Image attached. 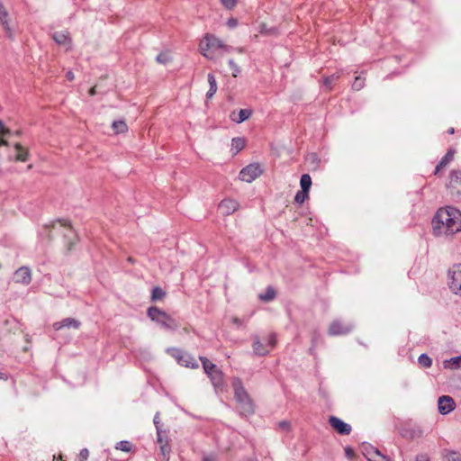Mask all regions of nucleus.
Wrapping results in <instances>:
<instances>
[{"label":"nucleus","mask_w":461,"mask_h":461,"mask_svg":"<svg viewBox=\"0 0 461 461\" xmlns=\"http://www.w3.org/2000/svg\"><path fill=\"white\" fill-rule=\"evenodd\" d=\"M251 114H252L251 110L240 109L237 115H236L235 112H232L230 115V118L231 119V121H233L237 123H241L244 121L248 120L251 116Z\"/></svg>","instance_id":"nucleus-18"},{"label":"nucleus","mask_w":461,"mask_h":461,"mask_svg":"<svg viewBox=\"0 0 461 461\" xmlns=\"http://www.w3.org/2000/svg\"><path fill=\"white\" fill-rule=\"evenodd\" d=\"M133 445L128 440H122L118 442L115 446L117 450H121L123 452H131L132 450Z\"/></svg>","instance_id":"nucleus-33"},{"label":"nucleus","mask_w":461,"mask_h":461,"mask_svg":"<svg viewBox=\"0 0 461 461\" xmlns=\"http://www.w3.org/2000/svg\"><path fill=\"white\" fill-rule=\"evenodd\" d=\"M66 78L68 80V81H73L74 78H75V76H74V73L72 71H68L66 73Z\"/></svg>","instance_id":"nucleus-52"},{"label":"nucleus","mask_w":461,"mask_h":461,"mask_svg":"<svg viewBox=\"0 0 461 461\" xmlns=\"http://www.w3.org/2000/svg\"><path fill=\"white\" fill-rule=\"evenodd\" d=\"M456 150L454 149H449L446 155L441 158L438 164L436 167L434 174L437 175L442 168H444L450 161L453 160Z\"/></svg>","instance_id":"nucleus-19"},{"label":"nucleus","mask_w":461,"mask_h":461,"mask_svg":"<svg viewBox=\"0 0 461 461\" xmlns=\"http://www.w3.org/2000/svg\"><path fill=\"white\" fill-rule=\"evenodd\" d=\"M15 149L17 150V154L15 156L16 161L24 162L28 159L29 152L25 149L20 143H16L14 145Z\"/></svg>","instance_id":"nucleus-24"},{"label":"nucleus","mask_w":461,"mask_h":461,"mask_svg":"<svg viewBox=\"0 0 461 461\" xmlns=\"http://www.w3.org/2000/svg\"><path fill=\"white\" fill-rule=\"evenodd\" d=\"M32 167V165L28 166V169H31Z\"/></svg>","instance_id":"nucleus-60"},{"label":"nucleus","mask_w":461,"mask_h":461,"mask_svg":"<svg viewBox=\"0 0 461 461\" xmlns=\"http://www.w3.org/2000/svg\"><path fill=\"white\" fill-rule=\"evenodd\" d=\"M112 127L115 133H123L127 131L128 126L124 121H114Z\"/></svg>","instance_id":"nucleus-30"},{"label":"nucleus","mask_w":461,"mask_h":461,"mask_svg":"<svg viewBox=\"0 0 461 461\" xmlns=\"http://www.w3.org/2000/svg\"><path fill=\"white\" fill-rule=\"evenodd\" d=\"M227 25L230 27V28H235L237 25H238V20L235 19V18H230L228 21H227Z\"/></svg>","instance_id":"nucleus-48"},{"label":"nucleus","mask_w":461,"mask_h":461,"mask_svg":"<svg viewBox=\"0 0 461 461\" xmlns=\"http://www.w3.org/2000/svg\"><path fill=\"white\" fill-rule=\"evenodd\" d=\"M237 50L240 53H243L244 52V49L243 48H238Z\"/></svg>","instance_id":"nucleus-58"},{"label":"nucleus","mask_w":461,"mask_h":461,"mask_svg":"<svg viewBox=\"0 0 461 461\" xmlns=\"http://www.w3.org/2000/svg\"><path fill=\"white\" fill-rule=\"evenodd\" d=\"M319 338V334L317 332H314L312 334V346L311 348V350L313 349V348L315 347L316 343H317V339Z\"/></svg>","instance_id":"nucleus-51"},{"label":"nucleus","mask_w":461,"mask_h":461,"mask_svg":"<svg viewBox=\"0 0 461 461\" xmlns=\"http://www.w3.org/2000/svg\"><path fill=\"white\" fill-rule=\"evenodd\" d=\"M239 207L237 201L232 199H224L219 204V209L223 214L230 215L233 213Z\"/></svg>","instance_id":"nucleus-14"},{"label":"nucleus","mask_w":461,"mask_h":461,"mask_svg":"<svg viewBox=\"0 0 461 461\" xmlns=\"http://www.w3.org/2000/svg\"><path fill=\"white\" fill-rule=\"evenodd\" d=\"M234 322H235V323H240V320H239L238 318H235V319H234Z\"/></svg>","instance_id":"nucleus-59"},{"label":"nucleus","mask_w":461,"mask_h":461,"mask_svg":"<svg viewBox=\"0 0 461 461\" xmlns=\"http://www.w3.org/2000/svg\"><path fill=\"white\" fill-rule=\"evenodd\" d=\"M444 367L449 369H456L461 367V356L451 357L444 361Z\"/></svg>","instance_id":"nucleus-26"},{"label":"nucleus","mask_w":461,"mask_h":461,"mask_svg":"<svg viewBox=\"0 0 461 461\" xmlns=\"http://www.w3.org/2000/svg\"><path fill=\"white\" fill-rule=\"evenodd\" d=\"M74 328L77 330L80 327V321L73 318H65L60 321H57L53 324V328L56 330L63 328Z\"/></svg>","instance_id":"nucleus-15"},{"label":"nucleus","mask_w":461,"mask_h":461,"mask_svg":"<svg viewBox=\"0 0 461 461\" xmlns=\"http://www.w3.org/2000/svg\"><path fill=\"white\" fill-rule=\"evenodd\" d=\"M147 315L165 330H176L179 327V323L174 318L157 307H149Z\"/></svg>","instance_id":"nucleus-3"},{"label":"nucleus","mask_w":461,"mask_h":461,"mask_svg":"<svg viewBox=\"0 0 461 461\" xmlns=\"http://www.w3.org/2000/svg\"><path fill=\"white\" fill-rule=\"evenodd\" d=\"M207 80H208L210 88L206 94V97H207V99H211L217 91V88H218L217 82H216L215 77L211 73L208 74Z\"/></svg>","instance_id":"nucleus-22"},{"label":"nucleus","mask_w":461,"mask_h":461,"mask_svg":"<svg viewBox=\"0 0 461 461\" xmlns=\"http://www.w3.org/2000/svg\"><path fill=\"white\" fill-rule=\"evenodd\" d=\"M96 94V86H93L92 88H90L89 90V95H95Z\"/></svg>","instance_id":"nucleus-56"},{"label":"nucleus","mask_w":461,"mask_h":461,"mask_svg":"<svg viewBox=\"0 0 461 461\" xmlns=\"http://www.w3.org/2000/svg\"><path fill=\"white\" fill-rule=\"evenodd\" d=\"M0 24L2 25L3 30L5 31L7 38L13 41L14 38V30L11 27L10 14L1 0H0Z\"/></svg>","instance_id":"nucleus-9"},{"label":"nucleus","mask_w":461,"mask_h":461,"mask_svg":"<svg viewBox=\"0 0 461 461\" xmlns=\"http://www.w3.org/2000/svg\"><path fill=\"white\" fill-rule=\"evenodd\" d=\"M14 281L17 284L28 285L32 281V272L27 267H21L14 273Z\"/></svg>","instance_id":"nucleus-12"},{"label":"nucleus","mask_w":461,"mask_h":461,"mask_svg":"<svg viewBox=\"0 0 461 461\" xmlns=\"http://www.w3.org/2000/svg\"><path fill=\"white\" fill-rule=\"evenodd\" d=\"M232 387L234 391L235 399H247L248 393L243 387L242 382L240 378H234L232 380Z\"/></svg>","instance_id":"nucleus-17"},{"label":"nucleus","mask_w":461,"mask_h":461,"mask_svg":"<svg viewBox=\"0 0 461 461\" xmlns=\"http://www.w3.org/2000/svg\"><path fill=\"white\" fill-rule=\"evenodd\" d=\"M418 363L422 367L429 368L432 366V359L427 354H421L418 357Z\"/></svg>","instance_id":"nucleus-32"},{"label":"nucleus","mask_w":461,"mask_h":461,"mask_svg":"<svg viewBox=\"0 0 461 461\" xmlns=\"http://www.w3.org/2000/svg\"><path fill=\"white\" fill-rule=\"evenodd\" d=\"M153 422H154V425L156 427V430L157 432L158 431V429H161V426H160V418H159V412H157L154 416V419H153Z\"/></svg>","instance_id":"nucleus-45"},{"label":"nucleus","mask_w":461,"mask_h":461,"mask_svg":"<svg viewBox=\"0 0 461 461\" xmlns=\"http://www.w3.org/2000/svg\"><path fill=\"white\" fill-rule=\"evenodd\" d=\"M207 375L210 377L214 387L219 388L223 385V374L220 369L217 368Z\"/></svg>","instance_id":"nucleus-21"},{"label":"nucleus","mask_w":461,"mask_h":461,"mask_svg":"<svg viewBox=\"0 0 461 461\" xmlns=\"http://www.w3.org/2000/svg\"><path fill=\"white\" fill-rule=\"evenodd\" d=\"M199 48L202 55L209 59H215L218 54L233 50L231 46L224 44L219 38L209 33L201 40Z\"/></svg>","instance_id":"nucleus-2"},{"label":"nucleus","mask_w":461,"mask_h":461,"mask_svg":"<svg viewBox=\"0 0 461 461\" xmlns=\"http://www.w3.org/2000/svg\"><path fill=\"white\" fill-rule=\"evenodd\" d=\"M455 401L448 395L440 396L438 400V408L440 414H448L455 409Z\"/></svg>","instance_id":"nucleus-13"},{"label":"nucleus","mask_w":461,"mask_h":461,"mask_svg":"<svg viewBox=\"0 0 461 461\" xmlns=\"http://www.w3.org/2000/svg\"><path fill=\"white\" fill-rule=\"evenodd\" d=\"M447 187L452 194H461V170H453L450 172Z\"/></svg>","instance_id":"nucleus-10"},{"label":"nucleus","mask_w":461,"mask_h":461,"mask_svg":"<svg viewBox=\"0 0 461 461\" xmlns=\"http://www.w3.org/2000/svg\"><path fill=\"white\" fill-rule=\"evenodd\" d=\"M236 401L239 403L241 414L249 415L254 412V404L249 395H247V399H238Z\"/></svg>","instance_id":"nucleus-16"},{"label":"nucleus","mask_w":461,"mask_h":461,"mask_svg":"<svg viewBox=\"0 0 461 461\" xmlns=\"http://www.w3.org/2000/svg\"><path fill=\"white\" fill-rule=\"evenodd\" d=\"M345 451H346V455H347V456H348V457L353 456V455H354V451H353L351 448L348 447V448H346V450H345Z\"/></svg>","instance_id":"nucleus-53"},{"label":"nucleus","mask_w":461,"mask_h":461,"mask_svg":"<svg viewBox=\"0 0 461 461\" xmlns=\"http://www.w3.org/2000/svg\"><path fill=\"white\" fill-rule=\"evenodd\" d=\"M53 40L59 45H67L70 41L68 32H56L53 34Z\"/></svg>","instance_id":"nucleus-25"},{"label":"nucleus","mask_w":461,"mask_h":461,"mask_svg":"<svg viewBox=\"0 0 461 461\" xmlns=\"http://www.w3.org/2000/svg\"><path fill=\"white\" fill-rule=\"evenodd\" d=\"M199 359L202 362L203 370L207 375L217 369V366L209 361L205 357H200Z\"/></svg>","instance_id":"nucleus-29"},{"label":"nucleus","mask_w":461,"mask_h":461,"mask_svg":"<svg viewBox=\"0 0 461 461\" xmlns=\"http://www.w3.org/2000/svg\"><path fill=\"white\" fill-rule=\"evenodd\" d=\"M329 423L340 435H349L351 432V426L338 417L330 416Z\"/></svg>","instance_id":"nucleus-11"},{"label":"nucleus","mask_w":461,"mask_h":461,"mask_svg":"<svg viewBox=\"0 0 461 461\" xmlns=\"http://www.w3.org/2000/svg\"><path fill=\"white\" fill-rule=\"evenodd\" d=\"M165 435H167L166 431L162 429H158L157 432V442L159 446H163L165 444Z\"/></svg>","instance_id":"nucleus-42"},{"label":"nucleus","mask_w":461,"mask_h":461,"mask_svg":"<svg viewBox=\"0 0 461 461\" xmlns=\"http://www.w3.org/2000/svg\"><path fill=\"white\" fill-rule=\"evenodd\" d=\"M300 185H301V190L303 193H309V190L312 185V178H311L310 175L303 174L301 176Z\"/></svg>","instance_id":"nucleus-27"},{"label":"nucleus","mask_w":461,"mask_h":461,"mask_svg":"<svg viewBox=\"0 0 461 461\" xmlns=\"http://www.w3.org/2000/svg\"><path fill=\"white\" fill-rule=\"evenodd\" d=\"M354 329V325L350 322H343L340 320H334L329 327L328 333L330 336L347 335Z\"/></svg>","instance_id":"nucleus-7"},{"label":"nucleus","mask_w":461,"mask_h":461,"mask_svg":"<svg viewBox=\"0 0 461 461\" xmlns=\"http://www.w3.org/2000/svg\"><path fill=\"white\" fill-rule=\"evenodd\" d=\"M266 344L269 348V351L276 346V337L275 334H270L268 338L266 339Z\"/></svg>","instance_id":"nucleus-41"},{"label":"nucleus","mask_w":461,"mask_h":461,"mask_svg":"<svg viewBox=\"0 0 461 461\" xmlns=\"http://www.w3.org/2000/svg\"><path fill=\"white\" fill-rule=\"evenodd\" d=\"M363 87H364V79L361 78L360 77H357L355 78V81L352 84V88L354 90L359 91Z\"/></svg>","instance_id":"nucleus-39"},{"label":"nucleus","mask_w":461,"mask_h":461,"mask_svg":"<svg viewBox=\"0 0 461 461\" xmlns=\"http://www.w3.org/2000/svg\"><path fill=\"white\" fill-rule=\"evenodd\" d=\"M156 60L161 64H167L170 60V57L166 53H160L157 56Z\"/></svg>","instance_id":"nucleus-43"},{"label":"nucleus","mask_w":461,"mask_h":461,"mask_svg":"<svg viewBox=\"0 0 461 461\" xmlns=\"http://www.w3.org/2000/svg\"><path fill=\"white\" fill-rule=\"evenodd\" d=\"M232 149H235V152L238 153L245 146V140L242 138H233L231 141Z\"/></svg>","instance_id":"nucleus-35"},{"label":"nucleus","mask_w":461,"mask_h":461,"mask_svg":"<svg viewBox=\"0 0 461 461\" xmlns=\"http://www.w3.org/2000/svg\"><path fill=\"white\" fill-rule=\"evenodd\" d=\"M339 78V76H336V75H332V76H330V77H324L323 79V85L329 88V89H331V84L333 82H335L337 79Z\"/></svg>","instance_id":"nucleus-38"},{"label":"nucleus","mask_w":461,"mask_h":461,"mask_svg":"<svg viewBox=\"0 0 461 461\" xmlns=\"http://www.w3.org/2000/svg\"><path fill=\"white\" fill-rule=\"evenodd\" d=\"M229 66L231 70L232 76L236 77L238 74L240 72V67L234 62L233 59L229 60Z\"/></svg>","instance_id":"nucleus-40"},{"label":"nucleus","mask_w":461,"mask_h":461,"mask_svg":"<svg viewBox=\"0 0 461 461\" xmlns=\"http://www.w3.org/2000/svg\"><path fill=\"white\" fill-rule=\"evenodd\" d=\"M361 451L368 461H391L386 455H384L378 448L370 444H363Z\"/></svg>","instance_id":"nucleus-8"},{"label":"nucleus","mask_w":461,"mask_h":461,"mask_svg":"<svg viewBox=\"0 0 461 461\" xmlns=\"http://www.w3.org/2000/svg\"><path fill=\"white\" fill-rule=\"evenodd\" d=\"M253 350L256 355L265 356L269 352V348L265 342H262L258 337L254 338Z\"/></svg>","instance_id":"nucleus-20"},{"label":"nucleus","mask_w":461,"mask_h":461,"mask_svg":"<svg viewBox=\"0 0 461 461\" xmlns=\"http://www.w3.org/2000/svg\"><path fill=\"white\" fill-rule=\"evenodd\" d=\"M221 3L226 9H232L237 4V0H221Z\"/></svg>","instance_id":"nucleus-44"},{"label":"nucleus","mask_w":461,"mask_h":461,"mask_svg":"<svg viewBox=\"0 0 461 461\" xmlns=\"http://www.w3.org/2000/svg\"><path fill=\"white\" fill-rule=\"evenodd\" d=\"M8 142L4 139V136H0V146H7Z\"/></svg>","instance_id":"nucleus-54"},{"label":"nucleus","mask_w":461,"mask_h":461,"mask_svg":"<svg viewBox=\"0 0 461 461\" xmlns=\"http://www.w3.org/2000/svg\"><path fill=\"white\" fill-rule=\"evenodd\" d=\"M166 296V293L158 286H156L152 289L151 293V300L158 301L162 300Z\"/></svg>","instance_id":"nucleus-34"},{"label":"nucleus","mask_w":461,"mask_h":461,"mask_svg":"<svg viewBox=\"0 0 461 461\" xmlns=\"http://www.w3.org/2000/svg\"><path fill=\"white\" fill-rule=\"evenodd\" d=\"M160 455L162 461H168L171 452V447L169 446V440L167 435H165V444L163 446H159Z\"/></svg>","instance_id":"nucleus-23"},{"label":"nucleus","mask_w":461,"mask_h":461,"mask_svg":"<svg viewBox=\"0 0 461 461\" xmlns=\"http://www.w3.org/2000/svg\"><path fill=\"white\" fill-rule=\"evenodd\" d=\"M60 226L59 227H63L65 228L66 230V232L64 233V237L66 239H68L69 240V242H68V249H71V245H72V242L70 241V239L71 237L74 235V231L72 230V228L70 227V225H67V222L66 221H59Z\"/></svg>","instance_id":"nucleus-31"},{"label":"nucleus","mask_w":461,"mask_h":461,"mask_svg":"<svg viewBox=\"0 0 461 461\" xmlns=\"http://www.w3.org/2000/svg\"><path fill=\"white\" fill-rule=\"evenodd\" d=\"M447 133H449V134H454V133H455V129H454L453 127L449 128V129L447 130Z\"/></svg>","instance_id":"nucleus-57"},{"label":"nucleus","mask_w":461,"mask_h":461,"mask_svg":"<svg viewBox=\"0 0 461 461\" xmlns=\"http://www.w3.org/2000/svg\"><path fill=\"white\" fill-rule=\"evenodd\" d=\"M203 461H216L215 457L212 456H204Z\"/></svg>","instance_id":"nucleus-55"},{"label":"nucleus","mask_w":461,"mask_h":461,"mask_svg":"<svg viewBox=\"0 0 461 461\" xmlns=\"http://www.w3.org/2000/svg\"><path fill=\"white\" fill-rule=\"evenodd\" d=\"M432 227L437 236H451L461 231V212L455 207L439 209L432 220Z\"/></svg>","instance_id":"nucleus-1"},{"label":"nucleus","mask_w":461,"mask_h":461,"mask_svg":"<svg viewBox=\"0 0 461 461\" xmlns=\"http://www.w3.org/2000/svg\"><path fill=\"white\" fill-rule=\"evenodd\" d=\"M167 352L177 361V363L185 367L198 368L199 364L196 359L189 353L182 351L178 348H168Z\"/></svg>","instance_id":"nucleus-4"},{"label":"nucleus","mask_w":461,"mask_h":461,"mask_svg":"<svg viewBox=\"0 0 461 461\" xmlns=\"http://www.w3.org/2000/svg\"><path fill=\"white\" fill-rule=\"evenodd\" d=\"M416 461H429V457L426 454H420L416 456Z\"/></svg>","instance_id":"nucleus-50"},{"label":"nucleus","mask_w":461,"mask_h":461,"mask_svg":"<svg viewBox=\"0 0 461 461\" xmlns=\"http://www.w3.org/2000/svg\"><path fill=\"white\" fill-rule=\"evenodd\" d=\"M448 286L454 294L461 295V264H456L449 269Z\"/></svg>","instance_id":"nucleus-5"},{"label":"nucleus","mask_w":461,"mask_h":461,"mask_svg":"<svg viewBox=\"0 0 461 461\" xmlns=\"http://www.w3.org/2000/svg\"><path fill=\"white\" fill-rule=\"evenodd\" d=\"M444 457H446L447 461H461V455L456 451L445 450Z\"/></svg>","instance_id":"nucleus-36"},{"label":"nucleus","mask_w":461,"mask_h":461,"mask_svg":"<svg viewBox=\"0 0 461 461\" xmlns=\"http://www.w3.org/2000/svg\"><path fill=\"white\" fill-rule=\"evenodd\" d=\"M262 173L263 169L258 163H251L240 170L239 176L241 181L251 183Z\"/></svg>","instance_id":"nucleus-6"},{"label":"nucleus","mask_w":461,"mask_h":461,"mask_svg":"<svg viewBox=\"0 0 461 461\" xmlns=\"http://www.w3.org/2000/svg\"><path fill=\"white\" fill-rule=\"evenodd\" d=\"M276 297V291L273 287L268 286L264 294H260L258 298L264 302H270Z\"/></svg>","instance_id":"nucleus-28"},{"label":"nucleus","mask_w":461,"mask_h":461,"mask_svg":"<svg viewBox=\"0 0 461 461\" xmlns=\"http://www.w3.org/2000/svg\"><path fill=\"white\" fill-rule=\"evenodd\" d=\"M10 131L5 129L2 121H0V136H5L8 134Z\"/></svg>","instance_id":"nucleus-49"},{"label":"nucleus","mask_w":461,"mask_h":461,"mask_svg":"<svg viewBox=\"0 0 461 461\" xmlns=\"http://www.w3.org/2000/svg\"><path fill=\"white\" fill-rule=\"evenodd\" d=\"M278 427L282 430H288L290 429V422L287 420H283L278 423Z\"/></svg>","instance_id":"nucleus-47"},{"label":"nucleus","mask_w":461,"mask_h":461,"mask_svg":"<svg viewBox=\"0 0 461 461\" xmlns=\"http://www.w3.org/2000/svg\"><path fill=\"white\" fill-rule=\"evenodd\" d=\"M89 452L86 448H83L79 453L80 461H86Z\"/></svg>","instance_id":"nucleus-46"},{"label":"nucleus","mask_w":461,"mask_h":461,"mask_svg":"<svg viewBox=\"0 0 461 461\" xmlns=\"http://www.w3.org/2000/svg\"><path fill=\"white\" fill-rule=\"evenodd\" d=\"M308 198V193H303L302 190L298 191L295 194L294 201L301 204Z\"/></svg>","instance_id":"nucleus-37"}]
</instances>
